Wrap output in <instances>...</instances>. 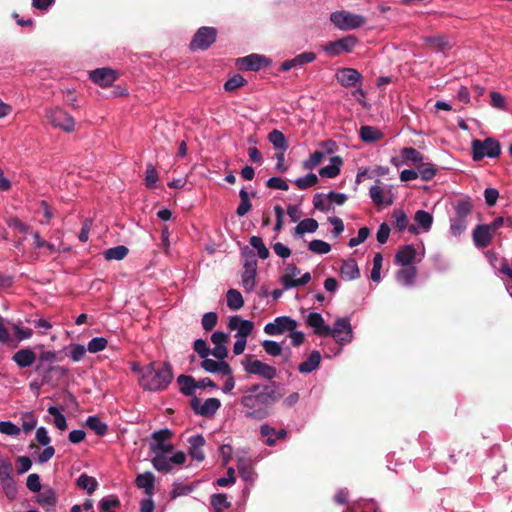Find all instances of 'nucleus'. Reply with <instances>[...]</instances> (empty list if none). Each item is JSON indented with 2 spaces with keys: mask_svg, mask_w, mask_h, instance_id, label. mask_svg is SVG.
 <instances>
[{
  "mask_svg": "<svg viewBox=\"0 0 512 512\" xmlns=\"http://www.w3.org/2000/svg\"><path fill=\"white\" fill-rule=\"evenodd\" d=\"M76 485L78 488L85 490L88 494H92L97 489L98 482L94 477L82 473L77 478Z\"/></svg>",
  "mask_w": 512,
  "mask_h": 512,
  "instance_id": "a19ab883",
  "label": "nucleus"
},
{
  "mask_svg": "<svg viewBox=\"0 0 512 512\" xmlns=\"http://www.w3.org/2000/svg\"><path fill=\"white\" fill-rule=\"evenodd\" d=\"M85 425L99 436L105 435L108 430V425L101 421L100 418L96 415L88 416L85 421Z\"/></svg>",
  "mask_w": 512,
  "mask_h": 512,
  "instance_id": "37998d69",
  "label": "nucleus"
},
{
  "mask_svg": "<svg viewBox=\"0 0 512 512\" xmlns=\"http://www.w3.org/2000/svg\"><path fill=\"white\" fill-rule=\"evenodd\" d=\"M414 220L424 232H428L433 224V216L426 210H418L415 213Z\"/></svg>",
  "mask_w": 512,
  "mask_h": 512,
  "instance_id": "79ce46f5",
  "label": "nucleus"
},
{
  "mask_svg": "<svg viewBox=\"0 0 512 512\" xmlns=\"http://www.w3.org/2000/svg\"><path fill=\"white\" fill-rule=\"evenodd\" d=\"M329 336L333 337L336 343L341 346L351 343L354 338V333L350 317H338L333 326H330Z\"/></svg>",
  "mask_w": 512,
  "mask_h": 512,
  "instance_id": "0eeeda50",
  "label": "nucleus"
},
{
  "mask_svg": "<svg viewBox=\"0 0 512 512\" xmlns=\"http://www.w3.org/2000/svg\"><path fill=\"white\" fill-rule=\"evenodd\" d=\"M246 373L260 376L266 380H272L277 376L275 367L265 364L258 359L245 358L241 362Z\"/></svg>",
  "mask_w": 512,
  "mask_h": 512,
  "instance_id": "1a4fd4ad",
  "label": "nucleus"
},
{
  "mask_svg": "<svg viewBox=\"0 0 512 512\" xmlns=\"http://www.w3.org/2000/svg\"><path fill=\"white\" fill-rule=\"evenodd\" d=\"M239 404L245 418L262 421L273 413L274 404L280 399L275 383H254L240 387Z\"/></svg>",
  "mask_w": 512,
  "mask_h": 512,
  "instance_id": "f257e3e1",
  "label": "nucleus"
},
{
  "mask_svg": "<svg viewBox=\"0 0 512 512\" xmlns=\"http://www.w3.org/2000/svg\"><path fill=\"white\" fill-rule=\"evenodd\" d=\"M393 218L399 232H403L407 229L411 234H418V227L414 225H408V218L403 210L394 211Z\"/></svg>",
  "mask_w": 512,
  "mask_h": 512,
  "instance_id": "7c9ffc66",
  "label": "nucleus"
},
{
  "mask_svg": "<svg viewBox=\"0 0 512 512\" xmlns=\"http://www.w3.org/2000/svg\"><path fill=\"white\" fill-rule=\"evenodd\" d=\"M189 443V454L191 457L197 461H203L205 459V454L202 450L203 446L205 445L206 441L203 435L196 434L192 435L188 439Z\"/></svg>",
  "mask_w": 512,
  "mask_h": 512,
  "instance_id": "5701e85b",
  "label": "nucleus"
},
{
  "mask_svg": "<svg viewBox=\"0 0 512 512\" xmlns=\"http://www.w3.org/2000/svg\"><path fill=\"white\" fill-rule=\"evenodd\" d=\"M467 228V219L460 218V217H452L450 219V233L455 236L459 237Z\"/></svg>",
  "mask_w": 512,
  "mask_h": 512,
  "instance_id": "5fc2aeb1",
  "label": "nucleus"
},
{
  "mask_svg": "<svg viewBox=\"0 0 512 512\" xmlns=\"http://www.w3.org/2000/svg\"><path fill=\"white\" fill-rule=\"evenodd\" d=\"M48 413L54 417V425L61 431L67 428V420L63 413L60 412L57 406H49Z\"/></svg>",
  "mask_w": 512,
  "mask_h": 512,
  "instance_id": "603ef678",
  "label": "nucleus"
},
{
  "mask_svg": "<svg viewBox=\"0 0 512 512\" xmlns=\"http://www.w3.org/2000/svg\"><path fill=\"white\" fill-rule=\"evenodd\" d=\"M172 436V432L168 428L160 429L152 434L150 442V450L153 454V468L161 473H170L175 465H183L186 461V454L182 451L173 453L174 446L168 439Z\"/></svg>",
  "mask_w": 512,
  "mask_h": 512,
  "instance_id": "f03ea898",
  "label": "nucleus"
},
{
  "mask_svg": "<svg viewBox=\"0 0 512 512\" xmlns=\"http://www.w3.org/2000/svg\"><path fill=\"white\" fill-rule=\"evenodd\" d=\"M330 21L339 30L348 31L362 27L366 23V18L359 14L340 10L330 14Z\"/></svg>",
  "mask_w": 512,
  "mask_h": 512,
  "instance_id": "423d86ee",
  "label": "nucleus"
},
{
  "mask_svg": "<svg viewBox=\"0 0 512 512\" xmlns=\"http://www.w3.org/2000/svg\"><path fill=\"white\" fill-rule=\"evenodd\" d=\"M243 259L241 273V285L246 293H252L257 284L258 261L254 252L247 246L241 249Z\"/></svg>",
  "mask_w": 512,
  "mask_h": 512,
  "instance_id": "20e7f679",
  "label": "nucleus"
},
{
  "mask_svg": "<svg viewBox=\"0 0 512 512\" xmlns=\"http://www.w3.org/2000/svg\"><path fill=\"white\" fill-rule=\"evenodd\" d=\"M352 512H381L378 503L373 499L363 500L354 504Z\"/></svg>",
  "mask_w": 512,
  "mask_h": 512,
  "instance_id": "3c124183",
  "label": "nucleus"
},
{
  "mask_svg": "<svg viewBox=\"0 0 512 512\" xmlns=\"http://www.w3.org/2000/svg\"><path fill=\"white\" fill-rule=\"evenodd\" d=\"M216 37L217 30L214 27H200L190 42V49L205 51L216 41Z\"/></svg>",
  "mask_w": 512,
  "mask_h": 512,
  "instance_id": "9b49d317",
  "label": "nucleus"
},
{
  "mask_svg": "<svg viewBox=\"0 0 512 512\" xmlns=\"http://www.w3.org/2000/svg\"><path fill=\"white\" fill-rule=\"evenodd\" d=\"M271 60L265 55L252 53L236 60V66L241 71H259L268 67Z\"/></svg>",
  "mask_w": 512,
  "mask_h": 512,
  "instance_id": "f8f14e48",
  "label": "nucleus"
},
{
  "mask_svg": "<svg viewBox=\"0 0 512 512\" xmlns=\"http://www.w3.org/2000/svg\"><path fill=\"white\" fill-rule=\"evenodd\" d=\"M308 249L315 254L324 255L330 252L331 246L323 240L314 239L309 242Z\"/></svg>",
  "mask_w": 512,
  "mask_h": 512,
  "instance_id": "13d9d810",
  "label": "nucleus"
},
{
  "mask_svg": "<svg viewBox=\"0 0 512 512\" xmlns=\"http://www.w3.org/2000/svg\"><path fill=\"white\" fill-rule=\"evenodd\" d=\"M138 488L143 489L146 496H153L155 486V476L152 472L146 471L139 474L135 479Z\"/></svg>",
  "mask_w": 512,
  "mask_h": 512,
  "instance_id": "b1692460",
  "label": "nucleus"
},
{
  "mask_svg": "<svg viewBox=\"0 0 512 512\" xmlns=\"http://www.w3.org/2000/svg\"><path fill=\"white\" fill-rule=\"evenodd\" d=\"M259 433L261 437L266 438L264 443L265 445L269 447H273L276 445V439H275V428L271 426L270 424L264 423L260 425Z\"/></svg>",
  "mask_w": 512,
  "mask_h": 512,
  "instance_id": "8fccbe9b",
  "label": "nucleus"
},
{
  "mask_svg": "<svg viewBox=\"0 0 512 512\" xmlns=\"http://www.w3.org/2000/svg\"><path fill=\"white\" fill-rule=\"evenodd\" d=\"M89 78L102 87L111 86L118 78V72L109 67L97 68L90 71Z\"/></svg>",
  "mask_w": 512,
  "mask_h": 512,
  "instance_id": "2eb2a0df",
  "label": "nucleus"
},
{
  "mask_svg": "<svg viewBox=\"0 0 512 512\" xmlns=\"http://www.w3.org/2000/svg\"><path fill=\"white\" fill-rule=\"evenodd\" d=\"M382 132L373 126L364 125L360 128L359 137L363 142L372 143L382 138Z\"/></svg>",
  "mask_w": 512,
  "mask_h": 512,
  "instance_id": "e433bc0d",
  "label": "nucleus"
},
{
  "mask_svg": "<svg viewBox=\"0 0 512 512\" xmlns=\"http://www.w3.org/2000/svg\"><path fill=\"white\" fill-rule=\"evenodd\" d=\"M321 363V354L317 350H313L308 358L303 361L299 367L298 370L302 374H308L316 370Z\"/></svg>",
  "mask_w": 512,
  "mask_h": 512,
  "instance_id": "cd10ccee",
  "label": "nucleus"
},
{
  "mask_svg": "<svg viewBox=\"0 0 512 512\" xmlns=\"http://www.w3.org/2000/svg\"><path fill=\"white\" fill-rule=\"evenodd\" d=\"M177 383L180 386V392L185 396H193L197 389V382L189 375L178 376Z\"/></svg>",
  "mask_w": 512,
  "mask_h": 512,
  "instance_id": "72a5a7b5",
  "label": "nucleus"
},
{
  "mask_svg": "<svg viewBox=\"0 0 512 512\" xmlns=\"http://www.w3.org/2000/svg\"><path fill=\"white\" fill-rule=\"evenodd\" d=\"M343 160L340 156L330 158V164L319 169L318 174L325 178H335L340 173Z\"/></svg>",
  "mask_w": 512,
  "mask_h": 512,
  "instance_id": "bb28decb",
  "label": "nucleus"
},
{
  "mask_svg": "<svg viewBox=\"0 0 512 512\" xmlns=\"http://www.w3.org/2000/svg\"><path fill=\"white\" fill-rule=\"evenodd\" d=\"M341 277L345 280L351 281L360 277V270L355 259L349 258L343 261L340 267Z\"/></svg>",
  "mask_w": 512,
  "mask_h": 512,
  "instance_id": "a878e982",
  "label": "nucleus"
},
{
  "mask_svg": "<svg viewBox=\"0 0 512 512\" xmlns=\"http://www.w3.org/2000/svg\"><path fill=\"white\" fill-rule=\"evenodd\" d=\"M472 159L481 161L485 157L494 159L501 153V146L498 140L488 137L484 140L475 139L471 143Z\"/></svg>",
  "mask_w": 512,
  "mask_h": 512,
  "instance_id": "39448f33",
  "label": "nucleus"
},
{
  "mask_svg": "<svg viewBox=\"0 0 512 512\" xmlns=\"http://www.w3.org/2000/svg\"><path fill=\"white\" fill-rule=\"evenodd\" d=\"M358 39L354 35H347L340 39L330 41L322 47L329 56L335 57L342 53H351L357 46Z\"/></svg>",
  "mask_w": 512,
  "mask_h": 512,
  "instance_id": "9d476101",
  "label": "nucleus"
},
{
  "mask_svg": "<svg viewBox=\"0 0 512 512\" xmlns=\"http://www.w3.org/2000/svg\"><path fill=\"white\" fill-rule=\"evenodd\" d=\"M268 140L274 146L275 149L279 150L282 153H285L289 148L285 135L277 129L272 130L268 134Z\"/></svg>",
  "mask_w": 512,
  "mask_h": 512,
  "instance_id": "c9c22d12",
  "label": "nucleus"
},
{
  "mask_svg": "<svg viewBox=\"0 0 512 512\" xmlns=\"http://www.w3.org/2000/svg\"><path fill=\"white\" fill-rule=\"evenodd\" d=\"M250 245L257 250L258 257L260 259H267L269 257V250L263 243V240L259 236H251L249 239Z\"/></svg>",
  "mask_w": 512,
  "mask_h": 512,
  "instance_id": "6e6d98bb",
  "label": "nucleus"
},
{
  "mask_svg": "<svg viewBox=\"0 0 512 512\" xmlns=\"http://www.w3.org/2000/svg\"><path fill=\"white\" fill-rule=\"evenodd\" d=\"M210 504L214 512H224L231 507L227 495L224 493H214L210 497Z\"/></svg>",
  "mask_w": 512,
  "mask_h": 512,
  "instance_id": "ea45409f",
  "label": "nucleus"
},
{
  "mask_svg": "<svg viewBox=\"0 0 512 512\" xmlns=\"http://www.w3.org/2000/svg\"><path fill=\"white\" fill-rule=\"evenodd\" d=\"M318 222L313 218H306L297 224L294 228L293 235L296 238L302 237L305 233H314L318 229Z\"/></svg>",
  "mask_w": 512,
  "mask_h": 512,
  "instance_id": "2f4dec72",
  "label": "nucleus"
},
{
  "mask_svg": "<svg viewBox=\"0 0 512 512\" xmlns=\"http://www.w3.org/2000/svg\"><path fill=\"white\" fill-rule=\"evenodd\" d=\"M424 41L431 44L436 52H444L446 49L450 48L444 36H428L424 38Z\"/></svg>",
  "mask_w": 512,
  "mask_h": 512,
  "instance_id": "864d4df0",
  "label": "nucleus"
},
{
  "mask_svg": "<svg viewBox=\"0 0 512 512\" xmlns=\"http://www.w3.org/2000/svg\"><path fill=\"white\" fill-rule=\"evenodd\" d=\"M173 380L170 363H151L141 370L140 385L146 391H161L166 389Z\"/></svg>",
  "mask_w": 512,
  "mask_h": 512,
  "instance_id": "7ed1b4c3",
  "label": "nucleus"
},
{
  "mask_svg": "<svg viewBox=\"0 0 512 512\" xmlns=\"http://www.w3.org/2000/svg\"><path fill=\"white\" fill-rule=\"evenodd\" d=\"M250 196L255 197L256 192L253 191L249 194L245 187L241 188L239 191L240 204L236 209V214L238 217L245 216L252 208V204L250 201Z\"/></svg>",
  "mask_w": 512,
  "mask_h": 512,
  "instance_id": "c756f323",
  "label": "nucleus"
},
{
  "mask_svg": "<svg viewBox=\"0 0 512 512\" xmlns=\"http://www.w3.org/2000/svg\"><path fill=\"white\" fill-rule=\"evenodd\" d=\"M190 405L195 414L208 418L218 411L221 402L218 398H208L202 402L201 399L193 397Z\"/></svg>",
  "mask_w": 512,
  "mask_h": 512,
  "instance_id": "4468645a",
  "label": "nucleus"
},
{
  "mask_svg": "<svg viewBox=\"0 0 512 512\" xmlns=\"http://www.w3.org/2000/svg\"><path fill=\"white\" fill-rule=\"evenodd\" d=\"M297 327V321L289 316H278L272 322L264 326V332L271 336L282 334L285 331H292Z\"/></svg>",
  "mask_w": 512,
  "mask_h": 512,
  "instance_id": "ddd939ff",
  "label": "nucleus"
},
{
  "mask_svg": "<svg viewBox=\"0 0 512 512\" xmlns=\"http://www.w3.org/2000/svg\"><path fill=\"white\" fill-rule=\"evenodd\" d=\"M7 225L9 228L14 229L20 234H23L24 236L31 232V226L28 224L20 221L18 218H10L7 221Z\"/></svg>",
  "mask_w": 512,
  "mask_h": 512,
  "instance_id": "338daca9",
  "label": "nucleus"
},
{
  "mask_svg": "<svg viewBox=\"0 0 512 512\" xmlns=\"http://www.w3.org/2000/svg\"><path fill=\"white\" fill-rule=\"evenodd\" d=\"M473 208L472 200L466 196L456 201L454 204V212L456 217L467 219Z\"/></svg>",
  "mask_w": 512,
  "mask_h": 512,
  "instance_id": "f704fd0d",
  "label": "nucleus"
},
{
  "mask_svg": "<svg viewBox=\"0 0 512 512\" xmlns=\"http://www.w3.org/2000/svg\"><path fill=\"white\" fill-rule=\"evenodd\" d=\"M0 484L2 486V490L5 493L6 497L10 500H14L17 496V486L14 478L2 480L0 481Z\"/></svg>",
  "mask_w": 512,
  "mask_h": 512,
  "instance_id": "680f3d73",
  "label": "nucleus"
},
{
  "mask_svg": "<svg viewBox=\"0 0 512 512\" xmlns=\"http://www.w3.org/2000/svg\"><path fill=\"white\" fill-rule=\"evenodd\" d=\"M402 267L403 268L396 273V280L401 285L410 287L414 284V280L417 274L416 267L413 265Z\"/></svg>",
  "mask_w": 512,
  "mask_h": 512,
  "instance_id": "c85d7f7f",
  "label": "nucleus"
},
{
  "mask_svg": "<svg viewBox=\"0 0 512 512\" xmlns=\"http://www.w3.org/2000/svg\"><path fill=\"white\" fill-rule=\"evenodd\" d=\"M36 501L39 505L43 506L51 503H57L58 498L53 488L44 487L42 491L40 490L38 496L36 497Z\"/></svg>",
  "mask_w": 512,
  "mask_h": 512,
  "instance_id": "c03bdc74",
  "label": "nucleus"
},
{
  "mask_svg": "<svg viewBox=\"0 0 512 512\" xmlns=\"http://www.w3.org/2000/svg\"><path fill=\"white\" fill-rule=\"evenodd\" d=\"M416 249L412 244L403 245L395 254V263L401 266H410L416 258Z\"/></svg>",
  "mask_w": 512,
  "mask_h": 512,
  "instance_id": "4be33fe9",
  "label": "nucleus"
},
{
  "mask_svg": "<svg viewBox=\"0 0 512 512\" xmlns=\"http://www.w3.org/2000/svg\"><path fill=\"white\" fill-rule=\"evenodd\" d=\"M237 469L244 482H253L255 480L254 470L243 459L238 460Z\"/></svg>",
  "mask_w": 512,
  "mask_h": 512,
  "instance_id": "09e8293b",
  "label": "nucleus"
},
{
  "mask_svg": "<svg viewBox=\"0 0 512 512\" xmlns=\"http://www.w3.org/2000/svg\"><path fill=\"white\" fill-rule=\"evenodd\" d=\"M306 324L313 329L314 334L320 337H328L330 326L325 323L323 316L318 312H310L305 320Z\"/></svg>",
  "mask_w": 512,
  "mask_h": 512,
  "instance_id": "a211bd4d",
  "label": "nucleus"
},
{
  "mask_svg": "<svg viewBox=\"0 0 512 512\" xmlns=\"http://www.w3.org/2000/svg\"><path fill=\"white\" fill-rule=\"evenodd\" d=\"M292 59H293V62L295 63V68H301L304 65L315 61L316 54L314 52L306 51V52L296 55Z\"/></svg>",
  "mask_w": 512,
  "mask_h": 512,
  "instance_id": "69168bd1",
  "label": "nucleus"
},
{
  "mask_svg": "<svg viewBox=\"0 0 512 512\" xmlns=\"http://www.w3.org/2000/svg\"><path fill=\"white\" fill-rule=\"evenodd\" d=\"M128 252L129 250L126 246L118 245L107 249L104 252V256L107 260H122L127 256Z\"/></svg>",
  "mask_w": 512,
  "mask_h": 512,
  "instance_id": "de8ad7c7",
  "label": "nucleus"
},
{
  "mask_svg": "<svg viewBox=\"0 0 512 512\" xmlns=\"http://www.w3.org/2000/svg\"><path fill=\"white\" fill-rule=\"evenodd\" d=\"M247 83V81L244 79V77L240 74H234L232 77L227 79V81L224 83V90L225 91H233L239 87L244 86Z\"/></svg>",
  "mask_w": 512,
  "mask_h": 512,
  "instance_id": "0e129e2a",
  "label": "nucleus"
},
{
  "mask_svg": "<svg viewBox=\"0 0 512 512\" xmlns=\"http://www.w3.org/2000/svg\"><path fill=\"white\" fill-rule=\"evenodd\" d=\"M402 163L411 162L415 165H420L423 161V155L413 147H404L400 151Z\"/></svg>",
  "mask_w": 512,
  "mask_h": 512,
  "instance_id": "4c0bfd02",
  "label": "nucleus"
},
{
  "mask_svg": "<svg viewBox=\"0 0 512 512\" xmlns=\"http://www.w3.org/2000/svg\"><path fill=\"white\" fill-rule=\"evenodd\" d=\"M318 182V177L315 173H308L303 177L295 179L294 183L300 190H306L314 186Z\"/></svg>",
  "mask_w": 512,
  "mask_h": 512,
  "instance_id": "4d7b16f0",
  "label": "nucleus"
},
{
  "mask_svg": "<svg viewBox=\"0 0 512 512\" xmlns=\"http://www.w3.org/2000/svg\"><path fill=\"white\" fill-rule=\"evenodd\" d=\"M201 368H203L206 372L211 374H221V375H230L232 374V368L230 364L226 361L214 360L209 358V356H205L202 358Z\"/></svg>",
  "mask_w": 512,
  "mask_h": 512,
  "instance_id": "f3484780",
  "label": "nucleus"
},
{
  "mask_svg": "<svg viewBox=\"0 0 512 512\" xmlns=\"http://www.w3.org/2000/svg\"><path fill=\"white\" fill-rule=\"evenodd\" d=\"M380 180H376V184L372 185L369 189V195L372 202L376 205H391L393 203L392 197H386L385 190L379 185Z\"/></svg>",
  "mask_w": 512,
  "mask_h": 512,
  "instance_id": "393cba45",
  "label": "nucleus"
},
{
  "mask_svg": "<svg viewBox=\"0 0 512 512\" xmlns=\"http://www.w3.org/2000/svg\"><path fill=\"white\" fill-rule=\"evenodd\" d=\"M36 353L31 348H22L16 351L12 356V361L19 368H28L36 361Z\"/></svg>",
  "mask_w": 512,
  "mask_h": 512,
  "instance_id": "412c9836",
  "label": "nucleus"
},
{
  "mask_svg": "<svg viewBox=\"0 0 512 512\" xmlns=\"http://www.w3.org/2000/svg\"><path fill=\"white\" fill-rule=\"evenodd\" d=\"M382 263H383L382 254L376 253L373 257V267H372V270L370 273V278L374 282H380V280H381L380 271L382 268Z\"/></svg>",
  "mask_w": 512,
  "mask_h": 512,
  "instance_id": "e2e57ef3",
  "label": "nucleus"
},
{
  "mask_svg": "<svg viewBox=\"0 0 512 512\" xmlns=\"http://www.w3.org/2000/svg\"><path fill=\"white\" fill-rule=\"evenodd\" d=\"M218 315L216 312H207L202 316L201 324L204 330L211 331L217 324Z\"/></svg>",
  "mask_w": 512,
  "mask_h": 512,
  "instance_id": "774afa93",
  "label": "nucleus"
},
{
  "mask_svg": "<svg viewBox=\"0 0 512 512\" xmlns=\"http://www.w3.org/2000/svg\"><path fill=\"white\" fill-rule=\"evenodd\" d=\"M108 344V340L105 337L98 336L92 338L87 344V351L90 353H98L103 351Z\"/></svg>",
  "mask_w": 512,
  "mask_h": 512,
  "instance_id": "bf43d9fd",
  "label": "nucleus"
},
{
  "mask_svg": "<svg viewBox=\"0 0 512 512\" xmlns=\"http://www.w3.org/2000/svg\"><path fill=\"white\" fill-rule=\"evenodd\" d=\"M120 506V501L116 495L103 497L98 503L99 512H115L113 509Z\"/></svg>",
  "mask_w": 512,
  "mask_h": 512,
  "instance_id": "a18cd8bd",
  "label": "nucleus"
},
{
  "mask_svg": "<svg viewBox=\"0 0 512 512\" xmlns=\"http://www.w3.org/2000/svg\"><path fill=\"white\" fill-rule=\"evenodd\" d=\"M65 349L69 350L67 355L73 362L81 361L87 352V348L79 343H71L68 347H65Z\"/></svg>",
  "mask_w": 512,
  "mask_h": 512,
  "instance_id": "49530a36",
  "label": "nucleus"
},
{
  "mask_svg": "<svg viewBox=\"0 0 512 512\" xmlns=\"http://www.w3.org/2000/svg\"><path fill=\"white\" fill-rule=\"evenodd\" d=\"M62 359H63V357L61 356V352H59V351H54V350L42 351L39 354L38 362L34 369L36 372H41L45 363H53L56 361H61Z\"/></svg>",
  "mask_w": 512,
  "mask_h": 512,
  "instance_id": "473e14b6",
  "label": "nucleus"
},
{
  "mask_svg": "<svg viewBox=\"0 0 512 512\" xmlns=\"http://www.w3.org/2000/svg\"><path fill=\"white\" fill-rule=\"evenodd\" d=\"M46 117L49 123L65 132H72L75 127L74 118L64 109L55 107L46 111Z\"/></svg>",
  "mask_w": 512,
  "mask_h": 512,
  "instance_id": "6e6552de",
  "label": "nucleus"
},
{
  "mask_svg": "<svg viewBox=\"0 0 512 512\" xmlns=\"http://www.w3.org/2000/svg\"><path fill=\"white\" fill-rule=\"evenodd\" d=\"M262 347L265 352L272 357L281 355L283 351L282 343L274 340H264L262 342Z\"/></svg>",
  "mask_w": 512,
  "mask_h": 512,
  "instance_id": "052dcab7",
  "label": "nucleus"
},
{
  "mask_svg": "<svg viewBox=\"0 0 512 512\" xmlns=\"http://www.w3.org/2000/svg\"><path fill=\"white\" fill-rule=\"evenodd\" d=\"M493 233L489 230L487 225H477L473 232L472 238L476 248L483 249L490 245Z\"/></svg>",
  "mask_w": 512,
  "mask_h": 512,
  "instance_id": "aec40b11",
  "label": "nucleus"
},
{
  "mask_svg": "<svg viewBox=\"0 0 512 512\" xmlns=\"http://www.w3.org/2000/svg\"><path fill=\"white\" fill-rule=\"evenodd\" d=\"M227 306L232 311H238L244 305L242 294L237 289H229L226 293Z\"/></svg>",
  "mask_w": 512,
  "mask_h": 512,
  "instance_id": "58836bf2",
  "label": "nucleus"
},
{
  "mask_svg": "<svg viewBox=\"0 0 512 512\" xmlns=\"http://www.w3.org/2000/svg\"><path fill=\"white\" fill-rule=\"evenodd\" d=\"M336 80L343 87H352L360 84L362 75L354 68H339L336 72Z\"/></svg>",
  "mask_w": 512,
  "mask_h": 512,
  "instance_id": "dca6fc26",
  "label": "nucleus"
},
{
  "mask_svg": "<svg viewBox=\"0 0 512 512\" xmlns=\"http://www.w3.org/2000/svg\"><path fill=\"white\" fill-rule=\"evenodd\" d=\"M228 325L231 330L237 331L235 337L242 338H247L254 328V323L252 321L242 319L238 315L231 316Z\"/></svg>",
  "mask_w": 512,
  "mask_h": 512,
  "instance_id": "6ab92c4d",
  "label": "nucleus"
}]
</instances>
